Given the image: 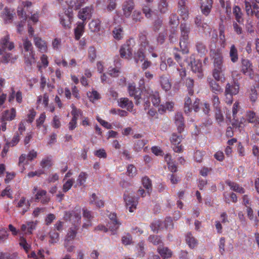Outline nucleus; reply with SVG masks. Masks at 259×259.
Returning a JSON list of instances; mask_svg holds the SVG:
<instances>
[{
    "mask_svg": "<svg viewBox=\"0 0 259 259\" xmlns=\"http://www.w3.org/2000/svg\"><path fill=\"white\" fill-rule=\"evenodd\" d=\"M181 37L180 38V47L183 54L189 53L188 39L190 32V26L185 23L180 25Z\"/></svg>",
    "mask_w": 259,
    "mask_h": 259,
    "instance_id": "f257e3e1",
    "label": "nucleus"
},
{
    "mask_svg": "<svg viewBox=\"0 0 259 259\" xmlns=\"http://www.w3.org/2000/svg\"><path fill=\"white\" fill-rule=\"evenodd\" d=\"M23 46L24 52L28 53L24 54L25 63L27 65L31 66L32 62L35 60V53L32 43L27 38H26L23 39Z\"/></svg>",
    "mask_w": 259,
    "mask_h": 259,
    "instance_id": "f03ea898",
    "label": "nucleus"
},
{
    "mask_svg": "<svg viewBox=\"0 0 259 259\" xmlns=\"http://www.w3.org/2000/svg\"><path fill=\"white\" fill-rule=\"evenodd\" d=\"M64 218L65 221L71 222L74 226H77L81 222V208L75 207L72 210L65 211Z\"/></svg>",
    "mask_w": 259,
    "mask_h": 259,
    "instance_id": "7ed1b4c3",
    "label": "nucleus"
},
{
    "mask_svg": "<svg viewBox=\"0 0 259 259\" xmlns=\"http://www.w3.org/2000/svg\"><path fill=\"white\" fill-rule=\"evenodd\" d=\"M132 42L135 44L134 39L130 38L122 45L119 49V54L121 58L130 60L133 55Z\"/></svg>",
    "mask_w": 259,
    "mask_h": 259,
    "instance_id": "20e7f679",
    "label": "nucleus"
},
{
    "mask_svg": "<svg viewBox=\"0 0 259 259\" xmlns=\"http://www.w3.org/2000/svg\"><path fill=\"white\" fill-rule=\"evenodd\" d=\"M60 22L65 29H69L71 27L73 21V12L71 9H67L64 13L59 15Z\"/></svg>",
    "mask_w": 259,
    "mask_h": 259,
    "instance_id": "39448f33",
    "label": "nucleus"
},
{
    "mask_svg": "<svg viewBox=\"0 0 259 259\" xmlns=\"http://www.w3.org/2000/svg\"><path fill=\"white\" fill-rule=\"evenodd\" d=\"M123 199L126 208L128 209L130 212H133L137 208L138 204V198L124 193Z\"/></svg>",
    "mask_w": 259,
    "mask_h": 259,
    "instance_id": "423d86ee",
    "label": "nucleus"
},
{
    "mask_svg": "<svg viewBox=\"0 0 259 259\" xmlns=\"http://www.w3.org/2000/svg\"><path fill=\"white\" fill-rule=\"evenodd\" d=\"M128 92L130 96L134 97L136 100V104H139L140 103V100L143 99L144 95H142V91L139 88H136L134 82L128 84Z\"/></svg>",
    "mask_w": 259,
    "mask_h": 259,
    "instance_id": "0eeeda50",
    "label": "nucleus"
},
{
    "mask_svg": "<svg viewBox=\"0 0 259 259\" xmlns=\"http://www.w3.org/2000/svg\"><path fill=\"white\" fill-rule=\"evenodd\" d=\"M35 195V201L38 202L40 201L41 203L46 204H47L50 200L49 196L47 195V191L44 190H37V187H34L32 190V193Z\"/></svg>",
    "mask_w": 259,
    "mask_h": 259,
    "instance_id": "6e6552de",
    "label": "nucleus"
},
{
    "mask_svg": "<svg viewBox=\"0 0 259 259\" xmlns=\"http://www.w3.org/2000/svg\"><path fill=\"white\" fill-rule=\"evenodd\" d=\"M202 14L207 17L212 8L213 0H198Z\"/></svg>",
    "mask_w": 259,
    "mask_h": 259,
    "instance_id": "1a4fd4ad",
    "label": "nucleus"
},
{
    "mask_svg": "<svg viewBox=\"0 0 259 259\" xmlns=\"http://www.w3.org/2000/svg\"><path fill=\"white\" fill-rule=\"evenodd\" d=\"M109 218L110 221L108 222L107 227L112 234H114L118 229L121 223L117 220L115 213H110L109 214Z\"/></svg>",
    "mask_w": 259,
    "mask_h": 259,
    "instance_id": "9d476101",
    "label": "nucleus"
},
{
    "mask_svg": "<svg viewBox=\"0 0 259 259\" xmlns=\"http://www.w3.org/2000/svg\"><path fill=\"white\" fill-rule=\"evenodd\" d=\"M241 64V72L250 78H253L254 74L251 62L248 59H242Z\"/></svg>",
    "mask_w": 259,
    "mask_h": 259,
    "instance_id": "9b49d317",
    "label": "nucleus"
},
{
    "mask_svg": "<svg viewBox=\"0 0 259 259\" xmlns=\"http://www.w3.org/2000/svg\"><path fill=\"white\" fill-rule=\"evenodd\" d=\"M182 139V135H177L176 134L174 133L172 134L170 142L174 145L172 148L174 151L177 153H181L183 151L182 146L180 144Z\"/></svg>",
    "mask_w": 259,
    "mask_h": 259,
    "instance_id": "f8f14e48",
    "label": "nucleus"
},
{
    "mask_svg": "<svg viewBox=\"0 0 259 259\" xmlns=\"http://www.w3.org/2000/svg\"><path fill=\"white\" fill-rule=\"evenodd\" d=\"M239 83L237 80H233V83H227L226 84L225 93L227 94H231L236 95L239 93Z\"/></svg>",
    "mask_w": 259,
    "mask_h": 259,
    "instance_id": "ddd939ff",
    "label": "nucleus"
},
{
    "mask_svg": "<svg viewBox=\"0 0 259 259\" xmlns=\"http://www.w3.org/2000/svg\"><path fill=\"white\" fill-rule=\"evenodd\" d=\"M151 98L152 104L154 106H158L160 102V99L159 93L157 92H153L152 91H147V93L145 95L143 100Z\"/></svg>",
    "mask_w": 259,
    "mask_h": 259,
    "instance_id": "4468645a",
    "label": "nucleus"
},
{
    "mask_svg": "<svg viewBox=\"0 0 259 259\" xmlns=\"http://www.w3.org/2000/svg\"><path fill=\"white\" fill-rule=\"evenodd\" d=\"M135 7V4L133 0H126L122 4V8L124 16L128 18L132 13Z\"/></svg>",
    "mask_w": 259,
    "mask_h": 259,
    "instance_id": "2eb2a0df",
    "label": "nucleus"
},
{
    "mask_svg": "<svg viewBox=\"0 0 259 259\" xmlns=\"http://www.w3.org/2000/svg\"><path fill=\"white\" fill-rule=\"evenodd\" d=\"M93 8L91 7H86L80 10L78 13V18L82 20L81 22H85L87 19H90L92 16V11Z\"/></svg>",
    "mask_w": 259,
    "mask_h": 259,
    "instance_id": "dca6fc26",
    "label": "nucleus"
},
{
    "mask_svg": "<svg viewBox=\"0 0 259 259\" xmlns=\"http://www.w3.org/2000/svg\"><path fill=\"white\" fill-rule=\"evenodd\" d=\"M86 23L84 22H78L76 27L74 29V38L76 40H79L84 32V27Z\"/></svg>",
    "mask_w": 259,
    "mask_h": 259,
    "instance_id": "f3484780",
    "label": "nucleus"
},
{
    "mask_svg": "<svg viewBox=\"0 0 259 259\" xmlns=\"http://www.w3.org/2000/svg\"><path fill=\"white\" fill-rule=\"evenodd\" d=\"M209 87L211 91L214 93L213 94H218L223 92V89L220 85L217 80H213L211 78H208Z\"/></svg>",
    "mask_w": 259,
    "mask_h": 259,
    "instance_id": "a211bd4d",
    "label": "nucleus"
},
{
    "mask_svg": "<svg viewBox=\"0 0 259 259\" xmlns=\"http://www.w3.org/2000/svg\"><path fill=\"white\" fill-rule=\"evenodd\" d=\"M14 14L13 10L6 7L2 13V17L6 23H9L12 22Z\"/></svg>",
    "mask_w": 259,
    "mask_h": 259,
    "instance_id": "6ab92c4d",
    "label": "nucleus"
},
{
    "mask_svg": "<svg viewBox=\"0 0 259 259\" xmlns=\"http://www.w3.org/2000/svg\"><path fill=\"white\" fill-rule=\"evenodd\" d=\"M33 41L35 46L38 48L39 51L41 53H46L48 51L47 44L46 41L42 40L40 37H34Z\"/></svg>",
    "mask_w": 259,
    "mask_h": 259,
    "instance_id": "aec40b11",
    "label": "nucleus"
},
{
    "mask_svg": "<svg viewBox=\"0 0 259 259\" xmlns=\"http://www.w3.org/2000/svg\"><path fill=\"white\" fill-rule=\"evenodd\" d=\"M175 123L177 126V129L180 134L184 131L185 128L184 119L182 113H177L175 117Z\"/></svg>",
    "mask_w": 259,
    "mask_h": 259,
    "instance_id": "412c9836",
    "label": "nucleus"
},
{
    "mask_svg": "<svg viewBox=\"0 0 259 259\" xmlns=\"http://www.w3.org/2000/svg\"><path fill=\"white\" fill-rule=\"evenodd\" d=\"M101 20L98 18L93 19L89 24V29L94 33H98L101 30Z\"/></svg>",
    "mask_w": 259,
    "mask_h": 259,
    "instance_id": "4be33fe9",
    "label": "nucleus"
},
{
    "mask_svg": "<svg viewBox=\"0 0 259 259\" xmlns=\"http://www.w3.org/2000/svg\"><path fill=\"white\" fill-rule=\"evenodd\" d=\"M186 1L179 0L178 2V12L183 20L187 19L188 18V11L185 6Z\"/></svg>",
    "mask_w": 259,
    "mask_h": 259,
    "instance_id": "5701e85b",
    "label": "nucleus"
},
{
    "mask_svg": "<svg viewBox=\"0 0 259 259\" xmlns=\"http://www.w3.org/2000/svg\"><path fill=\"white\" fill-rule=\"evenodd\" d=\"M16 111L14 108H12L10 110H7L3 113L1 120L3 121H11L13 120L16 117Z\"/></svg>",
    "mask_w": 259,
    "mask_h": 259,
    "instance_id": "b1692460",
    "label": "nucleus"
},
{
    "mask_svg": "<svg viewBox=\"0 0 259 259\" xmlns=\"http://www.w3.org/2000/svg\"><path fill=\"white\" fill-rule=\"evenodd\" d=\"M10 37L9 35H7L2 38L0 40V45L4 49H8L9 51L13 50L14 47L13 42L10 41Z\"/></svg>",
    "mask_w": 259,
    "mask_h": 259,
    "instance_id": "393cba45",
    "label": "nucleus"
},
{
    "mask_svg": "<svg viewBox=\"0 0 259 259\" xmlns=\"http://www.w3.org/2000/svg\"><path fill=\"white\" fill-rule=\"evenodd\" d=\"M118 105L122 108H126L128 111H132L134 107L133 102L127 98L119 99Z\"/></svg>",
    "mask_w": 259,
    "mask_h": 259,
    "instance_id": "a878e982",
    "label": "nucleus"
},
{
    "mask_svg": "<svg viewBox=\"0 0 259 259\" xmlns=\"http://www.w3.org/2000/svg\"><path fill=\"white\" fill-rule=\"evenodd\" d=\"M16 206L19 208L24 207L22 209V212H21V214L23 215L29 209L30 202L29 200L26 201L25 197H22L17 203Z\"/></svg>",
    "mask_w": 259,
    "mask_h": 259,
    "instance_id": "bb28decb",
    "label": "nucleus"
},
{
    "mask_svg": "<svg viewBox=\"0 0 259 259\" xmlns=\"http://www.w3.org/2000/svg\"><path fill=\"white\" fill-rule=\"evenodd\" d=\"M229 57L231 62L236 63L239 60V55L237 48L235 45L231 46L229 50Z\"/></svg>",
    "mask_w": 259,
    "mask_h": 259,
    "instance_id": "cd10ccee",
    "label": "nucleus"
},
{
    "mask_svg": "<svg viewBox=\"0 0 259 259\" xmlns=\"http://www.w3.org/2000/svg\"><path fill=\"white\" fill-rule=\"evenodd\" d=\"M191 64L192 71L195 73L197 72L199 74L198 76L201 77L203 76L201 63L198 60H194L191 62Z\"/></svg>",
    "mask_w": 259,
    "mask_h": 259,
    "instance_id": "c85d7f7f",
    "label": "nucleus"
},
{
    "mask_svg": "<svg viewBox=\"0 0 259 259\" xmlns=\"http://www.w3.org/2000/svg\"><path fill=\"white\" fill-rule=\"evenodd\" d=\"M233 14L235 16L236 21L239 24H243L244 19L243 18V14L239 7L235 6L233 7Z\"/></svg>",
    "mask_w": 259,
    "mask_h": 259,
    "instance_id": "c756f323",
    "label": "nucleus"
},
{
    "mask_svg": "<svg viewBox=\"0 0 259 259\" xmlns=\"http://www.w3.org/2000/svg\"><path fill=\"white\" fill-rule=\"evenodd\" d=\"M185 240L187 244L191 249L194 248L198 244L197 240L190 232L186 234Z\"/></svg>",
    "mask_w": 259,
    "mask_h": 259,
    "instance_id": "7c9ffc66",
    "label": "nucleus"
},
{
    "mask_svg": "<svg viewBox=\"0 0 259 259\" xmlns=\"http://www.w3.org/2000/svg\"><path fill=\"white\" fill-rule=\"evenodd\" d=\"M17 58V55L14 56L10 53H5L2 57V62L4 64H8L9 63L13 64Z\"/></svg>",
    "mask_w": 259,
    "mask_h": 259,
    "instance_id": "2f4dec72",
    "label": "nucleus"
},
{
    "mask_svg": "<svg viewBox=\"0 0 259 259\" xmlns=\"http://www.w3.org/2000/svg\"><path fill=\"white\" fill-rule=\"evenodd\" d=\"M112 34L113 37L116 40L122 39L124 35L123 28L121 26L115 27L112 31Z\"/></svg>",
    "mask_w": 259,
    "mask_h": 259,
    "instance_id": "473e14b6",
    "label": "nucleus"
},
{
    "mask_svg": "<svg viewBox=\"0 0 259 259\" xmlns=\"http://www.w3.org/2000/svg\"><path fill=\"white\" fill-rule=\"evenodd\" d=\"M157 251L163 259L170 258L172 255L171 251L166 247H158Z\"/></svg>",
    "mask_w": 259,
    "mask_h": 259,
    "instance_id": "72a5a7b5",
    "label": "nucleus"
},
{
    "mask_svg": "<svg viewBox=\"0 0 259 259\" xmlns=\"http://www.w3.org/2000/svg\"><path fill=\"white\" fill-rule=\"evenodd\" d=\"M77 229V226L70 228L67 233L64 241L67 242L72 241L76 236Z\"/></svg>",
    "mask_w": 259,
    "mask_h": 259,
    "instance_id": "f704fd0d",
    "label": "nucleus"
},
{
    "mask_svg": "<svg viewBox=\"0 0 259 259\" xmlns=\"http://www.w3.org/2000/svg\"><path fill=\"white\" fill-rule=\"evenodd\" d=\"M145 55L144 51V49L140 48L137 52L135 53L134 55V59L136 63L139 62H142L144 60Z\"/></svg>",
    "mask_w": 259,
    "mask_h": 259,
    "instance_id": "c9c22d12",
    "label": "nucleus"
},
{
    "mask_svg": "<svg viewBox=\"0 0 259 259\" xmlns=\"http://www.w3.org/2000/svg\"><path fill=\"white\" fill-rule=\"evenodd\" d=\"M223 57L220 53H217L214 57L213 64L214 68H223Z\"/></svg>",
    "mask_w": 259,
    "mask_h": 259,
    "instance_id": "e433bc0d",
    "label": "nucleus"
},
{
    "mask_svg": "<svg viewBox=\"0 0 259 259\" xmlns=\"http://www.w3.org/2000/svg\"><path fill=\"white\" fill-rule=\"evenodd\" d=\"M142 183L143 187L146 189L147 193L149 195L152 191L151 181L147 176H145L142 178Z\"/></svg>",
    "mask_w": 259,
    "mask_h": 259,
    "instance_id": "4c0bfd02",
    "label": "nucleus"
},
{
    "mask_svg": "<svg viewBox=\"0 0 259 259\" xmlns=\"http://www.w3.org/2000/svg\"><path fill=\"white\" fill-rule=\"evenodd\" d=\"M90 203L95 204L97 207L100 208L104 205V201L101 199H99L95 193H93L90 198Z\"/></svg>",
    "mask_w": 259,
    "mask_h": 259,
    "instance_id": "58836bf2",
    "label": "nucleus"
},
{
    "mask_svg": "<svg viewBox=\"0 0 259 259\" xmlns=\"http://www.w3.org/2000/svg\"><path fill=\"white\" fill-rule=\"evenodd\" d=\"M174 103L167 102H166L165 105H160L158 108V111L160 114H162L166 110L171 111L174 108Z\"/></svg>",
    "mask_w": 259,
    "mask_h": 259,
    "instance_id": "ea45409f",
    "label": "nucleus"
},
{
    "mask_svg": "<svg viewBox=\"0 0 259 259\" xmlns=\"http://www.w3.org/2000/svg\"><path fill=\"white\" fill-rule=\"evenodd\" d=\"M168 0H160L158 9L160 13L164 14L168 11Z\"/></svg>",
    "mask_w": 259,
    "mask_h": 259,
    "instance_id": "a19ab883",
    "label": "nucleus"
},
{
    "mask_svg": "<svg viewBox=\"0 0 259 259\" xmlns=\"http://www.w3.org/2000/svg\"><path fill=\"white\" fill-rule=\"evenodd\" d=\"M227 184L233 191L238 192L240 194L244 193V189L240 187L238 184L230 181L227 182Z\"/></svg>",
    "mask_w": 259,
    "mask_h": 259,
    "instance_id": "79ce46f5",
    "label": "nucleus"
},
{
    "mask_svg": "<svg viewBox=\"0 0 259 259\" xmlns=\"http://www.w3.org/2000/svg\"><path fill=\"white\" fill-rule=\"evenodd\" d=\"M246 116L248 122L256 124L259 122L258 121L255 113L253 111H249L246 112Z\"/></svg>",
    "mask_w": 259,
    "mask_h": 259,
    "instance_id": "37998d69",
    "label": "nucleus"
},
{
    "mask_svg": "<svg viewBox=\"0 0 259 259\" xmlns=\"http://www.w3.org/2000/svg\"><path fill=\"white\" fill-rule=\"evenodd\" d=\"M71 107L72 108L71 114L72 115V118L71 119L77 121L79 116L82 115V111L80 109H77L73 104H72Z\"/></svg>",
    "mask_w": 259,
    "mask_h": 259,
    "instance_id": "c03bdc74",
    "label": "nucleus"
},
{
    "mask_svg": "<svg viewBox=\"0 0 259 259\" xmlns=\"http://www.w3.org/2000/svg\"><path fill=\"white\" fill-rule=\"evenodd\" d=\"M160 83L162 88L165 91H168L170 89L171 83L167 77L161 76L160 77Z\"/></svg>",
    "mask_w": 259,
    "mask_h": 259,
    "instance_id": "a18cd8bd",
    "label": "nucleus"
},
{
    "mask_svg": "<svg viewBox=\"0 0 259 259\" xmlns=\"http://www.w3.org/2000/svg\"><path fill=\"white\" fill-rule=\"evenodd\" d=\"M185 84L187 87L189 95L190 96L193 95L194 93V80L191 78H187L186 79Z\"/></svg>",
    "mask_w": 259,
    "mask_h": 259,
    "instance_id": "49530a36",
    "label": "nucleus"
},
{
    "mask_svg": "<svg viewBox=\"0 0 259 259\" xmlns=\"http://www.w3.org/2000/svg\"><path fill=\"white\" fill-rule=\"evenodd\" d=\"M146 143L147 142L144 140H138L134 144V149L136 151H140Z\"/></svg>",
    "mask_w": 259,
    "mask_h": 259,
    "instance_id": "de8ad7c7",
    "label": "nucleus"
},
{
    "mask_svg": "<svg viewBox=\"0 0 259 259\" xmlns=\"http://www.w3.org/2000/svg\"><path fill=\"white\" fill-rule=\"evenodd\" d=\"M96 50L94 47L91 46L88 50V58L91 62H93L96 58Z\"/></svg>",
    "mask_w": 259,
    "mask_h": 259,
    "instance_id": "09e8293b",
    "label": "nucleus"
},
{
    "mask_svg": "<svg viewBox=\"0 0 259 259\" xmlns=\"http://www.w3.org/2000/svg\"><path fill=\"white\" fill-rule=\"evenodd\" d=\"M43 252V250H39L37 254L34 251H32L30 254H28V257L32 259H45Z\"/></svg>",
    "mask_w": 259,
    "mask_h": 259,
    "instance_id": "8fccbe9b",
    "label": "nucleus"
},
{
    "mask_svg": "<svg viewBox=\"0 0 259 259\" xmlns=\"http://www.w3.org/2000/svg\"><path fill=\"white\" fill-rule=\"evenodd\" d=\"M223 71V68H214L212 71V76L217 81H222L221 74Z\"/></svg>",
    "mask_w": 259,
    "mask_h": 259,
    "instance_id": "3c124183",
    "label": "nucleus"
},
{
    "mask_svg": "<svg viewBox=\"0 0 259 259\" xmlns=\"http://www.w3.org/2000/svg\"><path fill=\"white\" fill-rule=\"evenodd\" d=\"M87 96L91 101L98 100L100 98V94L95 90L87 93Z\"/></svg>",
    "mask_w": 259,
    "mask_h": 259,
    "instance_id": "603ef678",
    "label": "nucleus"
},
{
    "mask_svg": "<svg viewBox=\"0 0 259 259\" xmlns=\"http://www.w3.org/2000/svg\"><path fill=\"white\" fill-rule=\"evenodd\" d=\"M51 240L49 241L51 243H57L59 240V234L55 230L51 231L50 233Z\"/></svg>",
    "mask_w": 259,
    "mask_h": 259,
    "instance_id": "864d4df0",
    "label": "nucleus"
},
{
    "mask_svg": "<svg viewBox=\"0 0 259 259\" xmlns=\"http://www.w3.org/2000/svg\"><path fill=\"white\" fill-rule=\"evenodd\" d=\"M87 178V174L84 172H81L77 179V185L82 186L84 184Z\"/></svg>",
    "mask_w": 259,
    "mask_h": 259,
    "instance_id": "5fc2aeb1",
    "label": "nucleus"
},
{
    "mask_svg": "<svg viewBox=\"0 0 259 259\" xmlns=\"http://www.w3.org/2000/svg\"><path fill=\"white\" fill-rule=\"evenodd\" d=\"M144 242L142 241L140 242L137 245L138 250V256L140 257H143L145 254L144 251Z\"/></svg>",
    "mask_w": 259,
    "mask_h": 259,
    "instance_id": "6e6d98bb",
    "label": "nucleus"
},
{
    "mask_svg": "<svg viewBox=\"0 0 259 259\" xmlns=\"http://www.w3.org/2000/svg\"><path fill=\"white\" fill-rule=\"evenodd\" d=\"M196 47L197 52L201 55H204L207 52L205 45L201 42H197Z\"/></svg>",
    "mask_w": 259,
    "mask_h": 259,
    "instance_id": "4d7b16f0",
    "label": "nucleus"
},
{
    "mask_svg": "<svg viewBox=\"0 0 259 259\" xmlns=\"http://www.w3.org/2000/svg\"><path fill=\"white\" fill-rule=\"evenodd\" d=\"M211 103L214 109L221 108L220 101L218 94H213L212 95Z\"/></svg>",
    "mask_w": 259,
    "mask_h": 259,
    "instance_id": "13d9d810",
    "label": "nucleus"
},
{
    "mask_svg": "<svg viewBox=\"0 0 259 259\" xmlns=\"http://www.w3.org/2000/svg\"><path fill=\"white\" fill-rule=\"evenodd\" d=\"M19 244L27 253L28 252L30 248V245L27 243L26 240L24 237H21L20 238Z\"/></svg>",
    "mask_w": 259,
    "mask_h": 259,
    "instance_id": "bf43d9fd",
    "label": "nucleus"
},
{
    "mask_svg": "<svg viewBox=\"0 0 259 259\" xmlns=\"http://www.w3.org/2000/svg\"><path fill=\"white\" fill-rule=\"evenodd\" d=\"M139 40L141 46L144 48V49L149 45V41L147 39L146 35L145 34H141L139 36Z\"/></svg>",
    "mask_w": 259,
    "mask_h": 259,
    "instance_id": "052dcab7",
    "label": "nucleus"
},
{
    "mask_svg": "<svg viewBox=\"0 0 259 259\" xmlns=\"http://www.w3.org/2000/svg\"><path fill=\"white\" fill-rule=\"evenodd\" d=\"M127 175L131 177H134L137 174V169L133 164H130L127 167Z\"/></svg>",
    "mask_w": 259,
    "mask_h": 259,
    "instance_id": "680f3d73",
    "label": "nucleus"
},
{
    "mask_svg": "<svg viewBox=\"0 0 259 259\" xmlns=\"http://www.w3.org/2000/svg\"><path fill=\"white\" fill-rule=\"evenodd\" d=\"M143 19L140 11L135 10L132 15V19L135 22H140Z\"/></svg>",
    "mask_w": 259,
    "mask_h": 259,
    "instance_id": "e2e57ef3",
    "label": "nucleus"
},
{
    "mask_svg": "<svg viewBox=\"0 0 259 259\" xmlns=\"http://www.w3.org/2000/svg\"><path fill=\"white\" fill-rule=\"evenodd\" d=\"M169 24L177 26L179 24V19L176 14H171L169 16Z\"/></svg>",
    "mask_w": 259,
    "mask_h": 259,
    "instance_id": "0e129e2a",
    "label": "nucleus"
},
{
    "mask_svg": "<svg viewBox=\"0 0 259 259\" xmlns=\"http://www.w3.org/2000/svg\"><path fill=\"white\" fill-rule=\"evenodd\" d=\"M148 240L154 245H159L162 243L160 237L157 235H150L148 237Z\"/></svg>",
    "mask_w": 259,
    "mask_h": 259,
    "instance_id": "69168bd1",
    "label": "nucleus"
},
{
    "mask_svg": "<svg viewBox=\"0 0 259 259\" xmlns=\"http://www.w3.org/2000/svg\"><path fill=\"white\" fill-rule=\"evenodd\" d=\"M215 117L216 120L219 122H222L224 120V116L221 110V108L215 109Z\"/></svg>",
    "mask_w": 259,
    "mask_h": 259,
    "instance_id": "338daca9",
    "label": "nucleus"
},
{
    "mask_svg": "<svg viewBox=\"0 0 259 259\" xmlns=\"http://www.w3.org/2000/svg\"><path fill=\"white\" fill-rule=\"evenodd\" d=\"M74 183L73 179L68 180L63 186V191L64 192H67L69 190L71 189Z\"/></svg>",
    "mask_w": 259,
    "mask_h": 259,
    "instance_id": "774afa93",
    "label": "nucleus"
}]
</instances>
